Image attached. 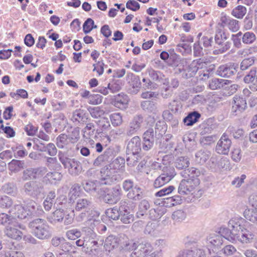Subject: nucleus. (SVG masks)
I'll list each match as a JSON object with an SVG mask.
<instances>
[{
	"instance_id": "1",
	"label": "nucleus",
	"mask_w": 257,
	"mask_h": 257,
	"mask_svg": "<svg viewBox=\"0 0 257 257\" xmlns=\"http://www.w3.org/2000/svg\"><path fill=\"white\" fill-rule=\"evenodd\" d=\"M118 171L112 168L111 165H107L100 171L99 181H88L83 184V188L87 192H96L99 194V186L101 185H111L118 178Z\"/></svg>"
},
{
	"instance_id": "2",
	"label": "nucleus",
	"mask_w": 257,
	"mask_h": 257,
	"mask_svg": "<svg viewBox=\"0 0 257 257\" xmlns=\"http://www.w3.org/2000/svg\"><path fill=\"white\" fill-rule=\"evenodd\" d=\"M176 70L183 78L188 79L193 77L199 69L205 65L201 59L193 60L190 64L186 59L179 58L177 60Z\"/></svg>"
},
{
	"instance_id": "3",
	"label": "nucleus",
	"mask_w": 257,
	"mask_h": 257,
	"mask_svg": "<svg viewBox=\"0 0 257 257\" xmlns=\"http://www.w3.org/2000/svg\"><path fill=\"white\" fill-rule=\"evenodd\" d=\"M29 225L33 234L40 239H48L52 236V230L44 219H36L31 221Z\"/></svg>"
},
{
	"instance_id": "4",
	"label": "nucleus",
	"mask_w": 257,
	"mask_h": 257,
	"mask_svg": "<svg viewBox=\"0 0 257 257\" xmlns=\"http://www.w3.org/2000/svg\"><path fill=\"white\" fill-rule=\"evenodd\" d=\"M60 162L65 169H68V173L72 176L78 175L82 170L81 163L75 159H71L67 157L66 155L59 152L58 155Z\"/></svg>"
},
{
	"instance_id": "5",
	"label": "nucleus",
	"mask_w": 257,
	"mask_h": 257,
	"mask_svg": "<svg viewBox=\"0 0 257 257\" xmlns=\"http://www.w3.org/2000/svg\"><path fill=\"white\" fill-rule=\"evenodd\" d=\"M131 257H146L153 251V248L148 242L144 241L142 243L134 242L133 244Z\"/></svg>"
},
{
	"instance_id": "6",
	"label": "nucleus",
	"mask_w": 257,
	"mask_h": 257,
	"mask_svg": "<svg viewBox=\"0 0 257 257\" xmlns=\"http://www.w3.org/2000/svg\"><path fill=\"white\" fill-rule=\"evenodd\" d=\"M175 169L173 167H166L163 170V173L155 180L154 186L158 188L169 182L176 175Z\"/></svg>"
},
{
	"instance_id": "7",
	"label": "nucleus",
	"mask_w": 257,
	"mask_h": 257,
	"mask_svg": "<svg viewBox=\"0 0 257 257\" xmlns=\"http://www.w3.org/2000/svg\"><path fill=\"white\" fill-rule=\"evenodd\" d=\"M198 178L183 179L178 187V193L181 195H187L191 193L199 184Z\"/></svg>"
},
{
	"instance_id": "8",
	"label": "nucleus",
	"mask_w": 257,
	"mask_h": 257,
	"mask_svg": "<svg viewBox=\"0 0 257 257\" xmlns=\"http://www.w3.org/2000/svg\"><path fill=\"white\" fill-rule=\"evenodd\" d=\"M245 222V220L240 217H234L231 219L228 222V228H222V233H225V235L227 236L228 234H229L228 237L230 238L232 236H234V232H237L242 229L243 228L242 226V224Z\"/></svg>"
},
{
	"instance_id": "9",
	"label": "nucleus",
	"mask_w": 257,
	"mask_h": 257,
	"mask_svg": "<svg viewBox=\"0 0 257 257\" xmlns=\"http://www.w3.org/2000/svg\"><path fill=\"white\" fill-rule=\"evenodd\" d=\"M23 189L25 193L32 197H37L43 193L42 184L38 181H29L24 184Z\"/></svg>"
},
{
	"instance_id": "10",
	"label": "nucleus",
	"mask_w": 257,
	"mask_h": 257,
	"mask_svg": "<svg viewBox=\"0 0 257 257\" xmlns=\"http://www.w3.org/2000/svg\"><path fill=\"white\" fill-rule=\"evenodd\" d=\"M25 225L15 220L14 222L7 226L6 234L11 238L19 240L23 235V233L21 230H25Z\"/></svg>"
},
{
	"instance_id": "11",
	"label": "nucleus",
	"mask_w": 257,
	"mask_h": 257,
	"mask_svg": "<svg viewBox=\"0 0 257 257\" xmlns=\"http://www.w3.org/2000/svg\"><path fill=\"white\" fill-rule=\"evenodd\" d=\"M226 39L227 36L224 32L221 30L216 32L215 36V43L219 46L217 48L220 53H224L231 47V42L225 41Z\"/></svg>"
},
{
	"instance_id": "12",
	"label": "nucleus",
	"mask_w": 257,
	"mask_h": 257,
	"mask_svg": "<svg viewBox=\"0 0 257 257\" xmlns=\"http://www.w3.org/2000/svg\"><path fill=\"white\" fill-rule=\"evenodd\" d=\"M237 65L235 63H228L219 66L216 74L222 77L229 78L237 72Z\"/></svg>"
},
{
	"instance_id": "13",
	"label": "nucleus",
	"mask_w": 257,
	"mask_h": 257,
	"mask_svg": "<svg viewBox=\"0 0 257 257\" xmlns=\"http://www.w3.org/2000/svg\"><path fill=\"white\" fill-rule=\"evenodd\" d=\"M247 107L246 100L242 97L235 95L232 102L231 113L237 115L242 113Z\"/></svg>"
},
{
	"instance_id": "14",
	"label": "nucleus",
	"mask_w": 257,
	"mask_h": 257,
	"mask_svg": "<svg viewBox=\"0 0 257 257\" xmlns=\"http://www.w3.org/2000/svg\"><path fill=\"white\" fill-rule=\"evenodd\" d=\"M126 81L131 88L129 92L132 94L138 93L141 87V82L139 76H137L132 73H127L126 76Z\"/></svg>"
},
{
	"instance_id": "15",
	"label": "nucleus",
	"mask_w": 257,
	"mask_h": 257,
	"mask_svg": "<svg viewBox=\"0 0 257 257\" xmlns=\"http://www.w3.org/2000/svg\"><path fill=\"white\" fill-rule=\"evenodd\" d=\"M121 190L119 186L115 187L108 190L103 197V201L108 204H115L120 199Z\"/></svg>"
},
{
	"instance_id": "16",
	"label": "nucleus",
	"mask_w": 257,
	"mask_h": 257,
	"mask_svg": "<svg viewBox=\"0 0 257 257\" xmlns=\"http://www.w3.org/2000/svg\"><path fill=\"white\" fill-rule=\"evenodd\" d=\"M119 218L125 224L130 223L134 221V216L129 211V207L126 201L121 200L119 203Z\"/></svg>"
},
{
	"instance_id": "17",
	"label": "nucleus",
	"mask_w": 257,
	"mask_h": 257,
	"mask_svg": "<svg viewBox=\"0 0 257 257\" xmlns=\"http://www.w3.org/2000/svg\"><path fill=\"white\" fill-rule=\"evenodd\" d=\"M234 236L231 238L232 241H239L243 243L250 242L254 237V235L245 228L241 229L237 232H234Z\"/></svg>"
},
{
	"instance_id": "18",
	"label": "nucleus",
	"mask_w": 257,
	"mask_h": 257,
	"mask_svg": "<svg viewBox=\"0 0 257 257\" xmlns=\"http://www.w3.org/2000/svg\"><path fill=\"white\" fill-rule=\"evenodd\" d=\"M143 117L140 115H136L134 117L129 124V126L126 131L128 136H132L140 131L144 125Z\"/></svg>"
},
{
	"instance_id": "19",
	"label": "nucleus",
	"mask_w": 257,
	"mask_h": 257,
	"mask_svg": "<svg viewBox=\"0 0 257 257\" xmlns=\"http://www.w3.org/2000/svg\"><path fill=\"white\" fill-rule=\"evenodd\" d=\"M231 142L228 137L225 135H223L216 147V150L218 153L223 155H227L229 151Z\"/></svg>"
},
{
	"instance_id": "20",
	"label": "nucleus",
	"mask_w": 257,
	"mask_h": 257,
	"mask_svg": "<svg viewBox=\"0 0 257 257\" xmlns=\"http://www.w3.org/2000/svg\"><path fill=\"white\" fill-rule=\"evenodd\" d=\"M141 150V139L138 136L134 137L127 144L126 148L127 153V154H132L133 157H135V155H138Z\"/></svg>"
},
{
	"instance_id": "21",
	"label": "nucleus",
	"mask_w": 257,
	"mask_h": 257,
	"mask_svg": "<svg viewBox=\"0 0 257 257\" xmlns=\"http://www.w3.org/2000/svg\"><path fill=\"white\" fill-rule=\"evenodd\" d=\"M88 229H83V231L85 232L86 235L84 237L85 241V248L90 249L93 246L98 245V241L99 236L94 232L93 230H87Z\"/></svg>"
},
{
	"instance_id": "22",
	"label": "nucleus",
	"mask_w": 257,
	"mask_h": 257,
	"mask_svg": "<svg viewBox=\"0 0 257 257\" xmlns=\"http://www.w3.org/2000/svg\"><path fill=\"white\" fill-rule=\"evenodd\" d=\"M119 245L123 247L121 245V238L114 235H109L105 240L104 247L106 250L110 251Z\"/></svg>"
},
{
	"instance_id": "23",
	"label": "nucleus",
	"mask_w": 257,
	"mask_h": 257,
	"mask_svg": "<svg viewBox=\"0 0 257 257\" xmlns=\"http://www.w3.org/2000/svg\"><path fill=\"white\" fill-rule=\"evenodd\" d=\"M222 230V229H221L219 232L212 233L207 236L206 238V242L208 246H219L222 244V235L220 234L221 232L222 233L221 231Z\"/></svg>"
},
{
	"instance_id": "24",
	"label": "nucleus",
	"mask_w": 257,
	"mask_h": 257,
	"mask_svg": "<svg viewBox=\"0 0 257 257\" xmlns=\"http://www.w3.org/2000/svg\"><path fill=\"white\" fill-rule=\"evenodd\" d=\"M129 98L127 95L121 93L114 96L112 104L120 109H124L127 107Z\"/></svg>"
},
{
	"instance_id": "25",
	"label": "nucleus",
	"mask_w": 257,
	"mask_h": 257,
	"mask_svg": "<svg viewBox=\"0 0 257 257\" xmlns=\"http://www.w3.org/2000/svg\"><path fill=\"white\" fill-rule=\"evenodd\" d=\"M56 145L58 148L68 151L72 148L73 145L70 141L67 135L61 134L56 138Z\"/></svg>"
},
{
	"instance_id": "26",
	"label": "nucleus",
	"mask_w": 257,
	"mask_h": 257,
	"mask_svg": "<svg viewBox=\"0 0 257 257\" xmlns=\"http://www.w3.org/2000/svg\"><path fill=\"white\" fill-rule=\"evenodd\" d=\"M114 156V150L112 148H107L104 152V153L98 156L95 160L94 165L98 166L101 164L102 162L109 161L111 160Z\"/></svg>"
},
{
	"instance_id": "27",
	"label": "nucleus",
	"mask_w": 257,
	"mask_h": 257,
	"mask_svg": "<svg viewBox=\"0 0 257 257\" xmlns=\"http://www.w3.org/2000/svg\"><path fill=\"white\" fill-rule=\"evenodd\" d=\"M91 214H93V216L90 217L85 222V226L82 228L83 229H88L87 230H93L94 227L99 224L98 217L99 213L95 211H91Z\"/></svg>"
},
{
	"instance_id": "28",
	"label": "nucleus",
	"mask_w": 257,
	"mask_h": 257,
	"mask_svg": "<svg viewBox=\"0 0 257 257\" xmlns=\"http://www.w3.org/2000/svg\"><path fill=\"white\" fill-rule=\"evenodd\" d=\"M65 212L63 209H57L47 217L48 221L53 224L62 221Z\"/></svg>"
},
{
	"instance_id": "29",
	"label": "nucleus",
	"mask_w": 257,
	"mask_h": 257,
	"mask_svg": "<svg viewBox=\"0 0 257 257\" xmlns=\"http://www.w3.org/2000/svg\"><path fill=\"white\" fill-rule=\"evenodd\" d=\"M144 193L141 188L136 185L131 191L128 192L127 196L129 199L135 201L140 200L144 197Z\"/></svg>"
},
{
	"instance_id": "30",
	"label": "nucleus",
	"mask_w": 257,
	"mask_h": 257,
	"mask_svg": "<svg viewBox=\"0 0 257 257\" xmlns=\"http://www.w3.org/2000/svg\"><path fill=\"white\" fill-rule=\"evenodd\" d=\"M87 119L84 110L76 109L73 112L71 120L73 122L83 123Z\"/></svg>"
},
{
	"instance_id": "31",
	"label": "nucleus",
	"mask_w": 257,
	"mask_h": 257,
	"mask_svg": "<svg viewBox=\"0 0 257 257\" xmlns=\"http://www.w3.org/2000/svg\"><path fill=\"white\" fill-rule=\"evenodd\" d=\"M210 154V152L206 150H199L195 154L196 161L203 164L209 159Z\"/></svg>"
},
{
	"instance_id": "32",
	"label": "nucleus",
	"mask_w": 257,
	"mask_h": 257,
	"mask_svg": "<svg viewBox=\"0 0 257 257\" xmlns=\"http://www.w3.org/2000/svg\"><path fill=\"white\" fill-rule=\"evenodd\" d=\"M182 176L185 178L195 179L200 175V171L194 167L185 170L181 172Z\"/></svg>"
},
{
	"instance_id": "33",
	"label": "nucleus",
	"mask_w": 257,
	"mask_h": 257,
	"mask_svg": "<svg viewBox=\"0 0 257 257\" xmlns=\"http://www.w3.org/2000/svg\"><path fill=\"white\" fill-rule=\"evenodd\" d=\"M13 211H14V214L16 217L22 219H25L29 216L25 206H23L21 205H15Z\"/></svg>"
},
{
	"instance_id": "34",
	"label": "nucleus",
	"mask_w": 257,
	"mask_h": 257,
	"mask_svg": "<svg viewBox=\"0 0 257 257\" xmlns=\"http://www.w3.org/2000/svg\"><path fill=\"white\" fill-rule=\"evenodd\" d=\"M244 217L257 224V209L251 208L245 209L243 213Z\"/></svg>"
},
{
	"instance_id": "35",
	"label": "nucleus",
	"mask_w": 257,
	"mask_h": 257,
	"mask_svg": "<svg viewBox=\"0 0 257 257\" xmlns=\"http://www.w3.org/2000/svg\"><path fill=\"white\" fill-rule=\"evenodd\" d=\"M91 204V201L86 198H78L75 204V209L77 211H80L83 209H86Z\"/></svg>"
},
{
	"instance_id": "36",
	"label": "nucleus",
	"mask_w": 257,
	"mask_h": 257,
	"mask_svg": "<svg viewBox=\"0 0 257 257\" xmlns=\"http://www.w3.org/2000/svg\"><path fill=\"white\" fill-rule=\"evenodd\" d=\"M62 177L61 174L58 172H49L44 177L45 180H48L51 184H56L60 181Z\"/></svg>"
},
{
	"instance_id": "37",
	"label": "nucleus",
	"mask_w": 257,
	"mask_h": 257,
	"mask_svg": "<svg viewBox=\"0 0 257 257\" xmlns=\"http://www.w3.org/2000/svg\"><path fill=\"white\" fill-rule=\"evenodd\" d=\"M24 161L14 159L8 164V168L11 172H18L24 168Z\"/></svg>"
},
{
	"instance_id": "38",
	"label": "nucleus",
	"mask_w": 257,
	"mask_h": 257,
	"mask_svg": "<svg viewBox=\"0 0 257 257\" xmlns=\"http://www.w3.org/2000/svg\"><path fill=\"white\" fill-rule=\"evenodd\" d=\"M200 117V114L196 111L189 113L187 116L184 119V122L187 125H192L197 121Z\"/></svg>"
},
{
	"instance_id": "39",
	"label": "nucleus",
	"mask_w": 257,
	"mask_h": 257,
	"mask_svg": "<svg viewBox=\"0 0 257 257\" xmlns=\"http://www.w3.org/2000/svg\"><path fill=\"white\" fill-rule=\"evenodd\" d=\"M246 13V8L241 5H239L234 8L231 12L232 15L239 19H242Z\"/></svg>"
},
{
	"instance_id": "40",
	"label": "nucleus",
	"mask_w": 257,
	"mask_h": 257,
	"mask_svg": "<svg viewBox=\"0 0 257 257\" xmlns=\"http://www.w3.org/2000/svg\"><path fill=\"white\" fill-rule=\"evenodd\" d=\"M189 160L186 157H178L175 162V166L179 169H186L189 167Z\"/></svg>"
},
{
	"instance_id": "41",
	"label": "nucleus",
	"mask_w": 257,
	"mask_h": 257,
	"mask_svg": "<svg viewBox=\"0 0 257 257\" xmlns=\"http://www.w3.org/2000/svg\"><path fill=\"white\" fill-rule=\"evenodd\" d=\"M144 233L151 236H156L158 232L156 230V224L155 223L149 222L146 225Z\"/></svg>"
},
{
	"instance_id": "42",
	"label": "nucleus",
	"mask_w": 257,
	"mask_h": 257,
	"mask_svg": "<svg viewBox=\"0 0 257 257\" xmlns=\"http://www.w3.org/2000/svg\"><path fill=\"white\" fill-rule=\"evenodd\" d=\"M123 130L122 128L113 129L110 131L109 135L106 137V138L110 142L118 138L123 133Z\"/></svg>"
},
{
	"instance_id": "43",
	"label": "nucleus",
	"mask_w": 257,
	"mask_h": 257,
	"mask_svg": "<svg viewBox=\"0 0 257 257\" xmlns=\"http://www.w3.org/2000/svg\"><path fill=\"white\" fill-rule=\"evenodd\" d=\"M188 257H206V255L203 249L195 247L188 250Z\"/></svg>"
},
{
	"instance_id": "44",
	"label": "nucleus",
	"mask_w": 257,
	"mask_h": 257,
	"mask_svg": "<svg viewBox=\"0 0 257 257\" xmlns=\"http://www.w3.org/2000/svg\"><path fill=\"white\" fill-rule=\"evenodd\" d=\"M25 207L29 216L37 213V209H38L37 204L33 200H29L25 204Z\"/></svg>"
},
{
	"instance_id": "45",
	"label": "nucleus",
	"mask_w": 257,
	"mask_h": 257,
	"mask_svg": "<svg viewBox=\"0 0 257 257\" xmlns=\"http://www.w3.org/2000/svg\"><path fill=\"white\" fill-rule=\"evenodd\" d=\"M106 215L110 219L113 220H117L119 218V207H113L112 208L107 209L105 211Z\"/></svg>"
},
{
	"instance_id": "46",
	"label": "nucleus",
	"mask_w": 257,
	"mask_h": 257,
	"mask_svg": "<svg viewBox=\"0 0 257 257\" xmlns=\"http://www.w3.org/2000/svg\"><path fill=\"white\" fill-rule=\"evenodd\" d=\"M150 208V204L147 200H143L139 204V211L137 213L138 217H141Z\"/></svg>"
},
{
	"instance_id": "47",
	"label": "nucleus",
	"mask_w": 257,
	"mask_h": 257,
	"mask_svg": "<svg viewBox=\"0 0 257 257\" xmlns=\"http://www.w3.org/2000/svg\"><path fill=\"white\" fill-rule=\"evenodd\" d=\"M110 119L113 126L120 125L123 122L122 116L119 113H113L110 115Z\"/></svg>"
},
{
	"instance_id": "48",
	"label": "nucleus",
	"mask_w": 257,
	"mask_h": 257,
	"mask_svg": "<svg viewBox=\"0 0 257 257\" xmlns=\"http://www.w3.org/2000/svg\"><path fill=\"white\" fill-rule=\"evenodd\" d=\"M84 251L88 253L90 257H102L101 251L98 245L94 246L90 249L85 248Z\"/></svg>"
},
{
	"instance_id": "49",
	"label": "nucleus",
	"mask_w": 257,
	"mask_h": 257,
	"mask_svg": "<svg viewBox=\"0 0 257 257\" xmlns=\"http://www.w3.org/2000/svg\"><path fill=\"white\" fill-rule=\"evenodd\" d=\"M254 63V58L253 57L245 58L241 61L240 64V69L244 71L248 69Z\"/></svg>"
},
{
	"instance_id": "50",
	"label": "nucleus",
	"mask_w": 257,
	"mask_h": 257,
	"mask_svg": "<svg viewBox=\"0 0 257 257\" xmlns=\"http://www.w3.org/2000/svg\"><path fill=\"white\" fill-rule=\"evenodd\" d=\"M3 257H25L23 253L16 249H9L3 251Z\"/></svg>"
},
{
	"instance_id": "51",
	"label": "nucleus",
	"mask_w": 257,
	"mask_h": 257,
	"mask_svg": "<svg viewBox=\"0 0 257 257\" xmlns=\"http://www.w3.org/2000/svg\"><path fill=\"white\" fill-rule=\"evenodd\" d=\"M15 219L11 216L5 213H0V224L6 225L9 224L10 225L11 223L14 222Z\"/></svg>"
},
{
	"instance_id": "52",
	"label": "nucleus",
	"mask_w": 257,
	"mask_h": 257,
	"mask_svg": "<svg viewBox=\"0 0 257 257\" xmlns=\"http://www.w3.org/2000/svg\"><path fill=\"white\" fill-rule=\"evenodd\" d=\"M255 78L257 79L256 69V68H252L248 74L245 76L243 81L245 83H250L253 82Z\"/></svg>"
},
{
	"instance_id": "53",
	"label": "nucleus",
	"mask_w": 257,
	"mask_h": 257,
	"mask_svg": "<svg viewBox=\"0 0 257 257\" xmlns=\"http://www.w3.org/2000/svg\"><path fill=\"white\" fill-rule=\"evenodd\" d=\"M70 141L74 145L77 143L80 139V131L78 127H75L73 129L70 134L67 135Z\"/></svg>"
},
{
	"instance_id": "54",
	"label": "nucleus",
	"mask_w": 257,
	"mask_h": 257,
	"mask_svg": "<svg viewBox=\"0 0 257 257\" xmlns=\"http://www.w3.org/2000/svg\"><path fill=\"white\" fill-rule=\"evenodd\" d=\"M166 203L169 207L174 206L180 204L182 202L181 197L179 195H175L171 197L166 198Z\"/></svg>"
},
{
	"instance_id": "55",
	"label": "nucleus",
	"mask_w": 257,
	"mask_h": 257,
	"mask_svg": "<svg viewBox=\"0 0 257 257\" xmlns=\"http://www.w3.org/2000/svg\"><path fill=\"white\" fill-rule=\"evenodd\" d=\"M80 189V187L78 184H74L72 186L68 194L70 200L73 199V197L79 196Z\"/></svg>"
},
{
	"instance_id": "56",
	"label": "nucleus",
	"mask_w": 257,
	"mask_h": 257,
	"mask_svg": "<svg viewBox=\"0 0 257 257\" xmlns=\"http://www.w3.org/2000/svg\"><path fill=\"white\" fill-rule=\"evenodd\" d=\"M141 106L144 110H147L150 112H153L156 109V106L154 103L151 101H144L142 102Z\"/></svg>"
},
{
	"instance_id": "57",
	"label": "nucleus",
	"mask_w": 257,
	"mask_h": 257,
	"mask_svg": "<svg viewBox=\"0 0 257 257\" xmlns=\"http://www.w3.org/2000/svg\"><path fill=\"white\" fill-rule=\"evenodd\" d=\"M102 99L103 97L100 94H91L89 97L88 102L93 105L99 104L102 102Z\"/></svg>"
},
{
	"instance_id": "58",
	"label": "nucleus",
	"mask_w": 257,
	"mask_h": 257,
	"mask_svg": "<svg viewBox=\"0 0 257 257\" xmlns=\"http://www.w3.org/2000/svg\"><path fill=\"white\" fill-rule=\"evenodd\" d=\"M224 80L218 78H213L210 81L209 84V88L212 90H216L220 88L222 85V83Z\"/></svg>"
},
{
	"instance_id": "59",
	"label": "nucleus",
	"mask_w": 257,
	"mask_h": 257,
	"mask_svg": "<svg viewBox=\"0 0 257 257\" xmlns=\"http://www.w3.org/2000/svg\"><path fill=\"white\" fill-rule=\"evenodd\" d=\"M88 110L91 116L95 118L100 117L104 114V111L99 107L90 108Z\"/></svg>"
},
{
	"instance_id": "60",
	"label": "nucleus",
	"mask_w": 257,
	"mask_h": 257,
	"mask_svg": "<svg viewBox=\"0 0 257 257\" xmlns=\"http://www.w3.org/2000/svg\"><path fill=\"white\" fill-rule=\"evenodd\" d=\"M255 40V36L252 32H246L242 37V41L245 44H251Z\"/></svg>"
},
{
	"instance_id": "61",
	"label": "nucleus",
	"mask_w": 257,
	"mask_h": 257,
	"mask_svg": "<svg viewBox=\"0 0 257 257\" xmlns=\"http://www.w3.org/2000/svg\"><path fill=\"white\" fill-rule=\"evenodd\" d=\"M81 235V232L77 229H71L66 232L67 237L71 240H75L80 237Z\"/></svg>"
},
{
	"instance_id": "62",
	"label": "nucleus",
	"mask_w": 257,
	"mask_h": 257,
	"mask_svg": "<svg viewBox=\"0 0 257 257\" xmlns=\"http://www.w3.org/2000/svg\"><path fill=\"white\" fill-rule=\"evenodd\" d=\"M24 181H27L34 178V168H29L25 170L23 172V175L22 177Z\"/></svg>"
},
{
	"instance_id": "63",
	"label": "nucleus",
	"mask_w": 257,
	"mask_h": 257,
	"mask_svg": "<svg viewBox=\"0 0 257 257\" xmlns=\"http://www.w3.org/2000/svg\"><path fill=\"white\" fill-rule=\"evenodd\" d=\"M94 21L90 18L87 19L83 24V31L85 34H88L92 30V25Z\"/></svg>"
},
{
	"instance_id": "64",
	"label": "nucleus",
	"mask_w": 257,
	"mask_h": 257,
	"mask_svg": "<svg viewBox=\"0 0 257 257\" xmlns=\"http://www.w3.org/2000/svg\"><path fill=\"white\" fill-rule=\"evenodd\" d=\"M12 199L7 196H3L0 198V206L3 208H8L12 206Z\"/></svg>"
}]
</instances>
